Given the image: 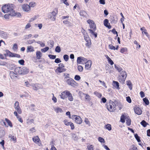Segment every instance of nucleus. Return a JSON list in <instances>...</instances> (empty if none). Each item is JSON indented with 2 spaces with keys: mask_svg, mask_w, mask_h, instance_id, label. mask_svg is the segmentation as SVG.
Masks as SVG:
<instances>
[{
  "mask_svg": "<svg viewBox=\"0 0 150 150\" xmlns=\"http://www.w3.org/2000/svg\"><path fill=\"white\" fill-rule=\"evenodd\" d=\"M14 8L15 6L12 4L5 5L2 7V10L4 13L9 12L11 16L21 17V14L19 12H16L14 10Z\"/></svg>",
  "mask_w": 150,
  "mask_h": 150,
  "instance_id": "f257e3e1",
  "label": "nucleus"
},
{
  "mask_svg": "<svg viewBox=\"0 0 150 150\" xmlns=\"http://www.w3.org/2000/svg\"><path fill=\"white\" fill-rule=\"evenodd\" d=\"M14 72L19 74H26L29 72L28 69L26 67H17L14 70Z\"/></svg>",
  "mask_w": 150,
  "mask_h": 150,
  "instance_id": "f03ea898",
  "label": "nucleus"
},
{
  "mask_svg": "<svg viewBox=\"0 0 150 150\" xmlns=\"http://www.w3.org/2000/svg\"><path fill=\"white\" fill-rule=\"evenodd\" d=\"M127 76V73L125 71H122L120 73V75L119 77V81L122 83H123Z\"/></svg>",
  "mask_w": 150,
  "mask_h": 150,
  "instance_id": "7ed1b4c3",
  "label": "nucleus"
},
{
  "mask_svg": "<svg viewBox=\"0 0 150 150\" xmlns=\"http://www.w3.org/2000/svg\"><path fill=\"white\" fill-rule=\"evenodd\" d=\"M115 106V104L112 101H110L109 103L107 104V109L110 112L114 111Z\"/></svg>",
  "mask_w": 150,
  "mask_h": 150,
  "instance_id": "20e7f679",
  "label": "nucleus"
},
{
  "mask_svg": "<svg viewBox=\"0 0 150 150\" xmlns=\"http://www.w3.org/2000/svg\"><path fill=\"white\" fill-rule=\"evenodd\" d=\"M71 118L74 120L75 122L78 124H80L82 122L81 118L79 116L73 115L71 116Z\"/></svg>",
  "mask_w": 150,
  "mask_h": 150,
  "instance_id": "39448f33",
  "label": "nucleus"
},
{
  "mask_svg": "<svg viewBox=\"0 0 150 150\" xmlns=\"http://www.w3.org/2000/svg\"><path fill=\"white\" fill-rule=\"evenodd\" d=\"M66 82L67 83L72 87H75L77 86L78 84L76 82L72 79L69 78L66 80Z\"/></svg>",
  "mask_w": 150,
  "mask_h": 150,
  "instance_id": "423d86ee",
  "label": "nucleus"
},
{
  "mask_svg": "<svg viewBox=\"0 0 150 150\" xmlns=\"http://www.w3.org/2000/svg\"><path fill=\"white\" fill-rule=\"evenodd\" d=\"M6 54L10 57H16L18 58H20V55L18 54H15L10 52L8 50H6Z\"/></svg>",
  "mask_w": 150,
  "mask_h": 150,
  "instance_id": "0eeeda50",
  "label": "nucleus"
},
{
  "mask_svg": "<svg viewBox=\"0 0 150 150\" xmlns=\"http://www.w3.org/2000/svg\"><path fill=\"white\" fill-rule=\"evenodd\" d=\"M14 108L18 113L19 114H21L22 110L19 106V103L18 101H16L15 102L14 104Z\"/></svg>",
  "mask_w": 150,
  "mask_h": 150,
  "instance_id": "6e6552de",
  "label": "nucleus"
},
{
  "mask_svg": "<svg viewBox=\"0 0 150 150\" xmlns=\"http://www.w3.org/2000/svg\"><path fill=\"white\" fill-rule=\"evenodd\" d=\"M69 91L68 90H65L62 92L59 95L60 98L63 99H64L67 97Z\"/></svg>",
  "mask_w": 150,
  "mask_h": 150,
  "instance_id": "1a4fd4ad",
  "label": "nucleus"
},
{
  "mask_svg": "<svg viewBox=\"0 0 150 150\" xmlns=\"http://www.w3.org/2000/svg\"><path fill=\"white\" fill-rule=\"evenodd\" d=\"M33 142L39 145L41 144V141L38 136H36L32 138Z\"/></svg>",
  "mask_w": 150,
  "mask_h": 150,
  "instance_id": "9d476101",
  "label": "nucleus"
},
{
  "mask_svg": "<svg viewBox=\"0 0 150 150\" xmlns=\"http://www.w3.org/2000/svg\"><path fill=\"white\" fill-rule=\"evenodd\" d=\"M30 85L33 87V89L35 90H37L41 88V87L39 86L40 85L38 83H31L30 84Z\"/></svg>",
  "mask_w": 150,
  "mask_h": 150,
  "instance_id": "9b49d317",
  "label": "nucleus"
},
{
  "mask_svg": "<svg viewBox=\"0 0 150 150\" xmlns=\"http://www.w3.org/2000/svg\"><path fill=\"white\" fill-rule=\"evenodd\" d=\"M23 10L25 11H28L30 10V8L29 5L27 4H24L22 6Z\"/></svg>",
  "mask_w": 150,
  "mask_h": 150,
  "instance_id": "f8f14e48",
  "label": "nucleus"
},
{
  "mask_svg": "<svg viewBox=\"0 0 150 150\" xmlns=\"http://www.w3.org/2000/svg\"><path fill=\"white\" fill-rule=\"evenodd\" d=\"M92 64V62L90 60H89L85 63V69L87 70L89 69L91 67Z\"/></svg>",
  "mask_w": 150,
  "mask_h": 150,
  "instance_id": "ddd939ff",
  "label": "nucleus"
},
{
  "mask_svg": "<svg viewBox=\"0 0 150 150\" xmlns=\"http://www.w3.org/2000/svg\"><path fill=\"white\" fill-rule=\"evenodd\" d=\"M103 23L104 25L106 27L108 28L109 29L111 28V26L110 25V24L108 23V19L104 20Z\"/></svg>",
  "mask_w": 150,
  "mask_h": 150,
  "instance_id": "4468645a",
  "label": "nucleus"
},
{
  "mask_svg": "<svg viewBox=\"0 0 150 150\" xmlns=\"http://www.w3.org/2000/svg\"><path fill=\"white\" fill-rule=\"evenodd\" d=\"M17 74L15 72L14 73L13 71H11L10 73V76L11 79L16 80L17 77Z\"/></svg>",
  "mask_w": 150,
  "mask_h": 150,
  "instance_id": "2eb2a0df",
  "label": "nucleus"
},
{
  "mask_svg": "<svg viewBox=\"0 0 150 150\" xmlns=\"http://www.w3.org/2000/svg\"><path fill=\"white\" fill-rule=\"evenodd\" d=\"M0 36L4 38H6L8 37L7 33L0 30Z\"/></svg>",
  "mask_w": 150,
  "mask_h": 150,
  "instance_id": "dca6fc26",
  "label": "nucleus"
},
{
  "mask_svg": "<svg viewBox=\"0 0 150 150\" xmlns=\"http://www.w3.org/2000/svg\"><path fill=\"white\" fill-rule=\"evenodd\" d=\"M66 69L64 68L57 67L55 70L56 73H62L65 71Z\"/></svg>",
  "mask_w": 150,
  "mask_h": 150,
  "instance_id": "f3484780",
  "label": "nucleus"
},
{
  "mask_svg": "<svg viewBox=\"0 0 150 150\" xmlns=\"http://www.w3.org/2000/svg\"><path fill=\"white\" fill-rule=\"evenodd\" d=\"M134 111L138 115H141L142 113V110L139 107L135 108H134Z\"/></svg>",
  "mask_w": 150,
  "mask_h": 150,
  "instance_id": "a211bd4d",
  "label": "nucleus"
},
{
  "mask_svg": "<svg viewBox=\"0 0 150 150\" xmlns=\"http://www.w3.org/2000/svg\"><path fill=\"white\" fill-rule=\"evenodd\" d=\"M36 57L38 59H40L41 58L42 53L40 51H37L36 52Z\"/></svg>",
  "mask_w": 150,
  "mask_h": 150,
  "instance_id": "6ab92c4d",
  "label": "nucleus"
},
{
  "mask_svg": "<svg viewBox=\"0 0 150 150\" xmlns=\"http://www.w3.org/2000/svg\"><path fill=\"white\" fill-rule=\"evenodd\" d=\"M67 97H68V100L70 101H72L74 100V98L72 96L71 93L69 91Z\"/></svg>",
  "mask_w": 150,
  "mask_h": 150,
  "instance_id": "aec40b11",
  "label": "nucleus"
},
{
  "mask_svg": "<svg viewBox=\"0 0 150 150\" xmlns=\"http://www.w3.org/2000/svg\"><path fill=\"white\" fill-rule=\"evenodd\" d=\"M35 51L34 47L31 46H28L27 47V52H33Z\"/></svg>",
  "mask_w": 150,
  "mask_h": 150,
  "instance_id": "412c9836",
  "label": "nucleus"
},
{
  "mask_svg": "<svg viewBox=\"0 0 150 150\" xmlns=\"http://www.w3.org/2000/svg\"><path fill=\"white\" fill-rule=\"evenodd\" d=\"M80 15L83 17H86L87 15V13L86 12L84 11H81L79 13Z\"/></svg>",
  "mask_w": 150,
  "mask_h": 150,
  "instance_id": "4be33fe9",
  "label": "nucleus"
},
{
  "mask_svg": "<svg viewBox=\"0 0 150 150\" xmlns=\"http://www.w3.org/2000/svg\"><path fill=\"white\" fill-rule=\"evenodd\" d=\"M126 123L128 126H129L131 124V120L129 117H126L125 118Z\"/></svg>",
  "mask_w": 150,
  "mask_h": 150,
  "instance_id": "5701e85b",
  "label": "nucleus"
},
{
  "mask_svg": "<svg viewBox=\"0 0 150 150\" xmlns=\"http://www.w3.org/2000/svg\"><path fill=\"white\" fill-rule=\"evenodd\" d=\"M113 86L119 90L120 88L119 87V83L118 82L113 81Z\"/></svg>",
  "mask_w": 150,
  "mask_h": 150,
  "instance_id": "b1692460",
  "label": "nucleus"
},
{
  "mask_svg": "<svg viewBox=\"0 0 150 150\" xmlns=\"http://www.w3.org/2000/svg\"><path fill=\"white\" fill-rule=\"evenodd\" d=\"M83 94L85 96V98L87 101H89L91 100V98L89 95L84 93Z\"/></svg>",
  "mask_w": 150,
  "mask_h": 150,
  "instance_id": "393cba45",
  "label": "nucleus"
},
{
  "mask_svg": "<svg viewBox=\"0 0 150 150\" xmlns=\"http://www.w3.org/2000/svg\"><path fill=\"white\" fill-rule=\"evenodd\" d=\"M115 67L119 72H121L122 71V69L119 66H117L115 64Z\"/></svg>",
  "mask_w": 150,
  "mask_h": 150,
  "instance_id": "a878e982",
  "label": "nucleus"
},
{
  "mask_svg": "<svg viewBox=\"0 0 150 150\" xmlns=\"http://www.w3.org/2000/svg\"><path fill=\"white\" fill-rule=\"evenodd\" d=\"M89 25L90 27L91 28L93 29L94 30H96V27L94 22L92 23Z\"/></svg>",
  "mask_w": 150,
  "mask_h": 150,
  "instance_id": "bb28decb",
  "label": "nucleus"
},
{
  "mask_svg": "<svg viewBox=\"0 0 150 150\" xmlns=\"http://www.w3.org/2000/svg\"><path fill=\"white\" fill-rule=\"evenodd\" d=\"M127 84L129 89L131 90H132V85L130 81L129 80L128 81H127Z\"/></svg>",
  "mask_w": 150,
  "mask_h": 150,
  "instance_id": "cd10ccee",
  "label": "nucleus"
},
{
  "mask_svg": "<svg viewBox=\"0 0 150 150\" xmlns=\"http://www.w3.org/2000/svg\"><path fill=\"white\" fill-rule=\"evenodd\" d=\"M129 150H138V149L135 145H132L130 146Z\"/></svg>",
  "mask_w": 150,
  "mask_h": 150,
  "instance_id": "c85d7f7f",
  "label": "nucleus"
},
{
  "mask_svg": "<svg viewBox=\"0 0 150 150\" xmlns=\"http://www.w3.org/2000/svg\"><path fill=\"white\" fill-rule=\"evenodd\" d=\"M54 110L57 112H62V109L59 107H57L54 108Z\"/></svg>",
  "mask_w": 150,
  "mask_h": 150,
  "instance_id": "c756f323",
  "label": "nucleus"
},
{
  "mask_svg": "<svg viewBox=\"0 0 150 150\" xmlns=\"http://www.w3.org/2000/svg\"><path fill=\"white\" fill-rule=\"evenodd\" d=\"M82 62V59L81 57H78L77 59V64H80Z\"/></svg>",
  "mask_w": 150,
  "mask_h": 150,
  "instance_id": "7c9ffc66",
  "label": "nucleus"
},
{
  "mask_svg": "<svg viewBox=\"0 0 150 150\" xmlns=\"http://www.w3.org/2000/svg\"><path fill=\"white\" fill-rule=\"evenodd\" d=\"M84 37L86 41L91 40L89 36L88 35L87 33L85 34H83Z\"/></svg>",
  "mask_w": 150,
  "mask_h": 150,
  "instance_id": "2f4dec72",
  "label": "nucleus"
},
{
  "mask_svg": "<svg viewBox=\"0 0 150 150\" xmlns=\"http://www.w3.org/2000/svg\"><path fill=\"white\" fill-rule=\"evenodd\" d=\"M126 117L124 115H122L121 117L120 121L123 123H124L125 122V118Z\"/></svg>",
  "mask_w": 150,
  "mask_h": 150,
  "instance_id": "473e14b6",
  "label": "nucleus"
},
{
  "mask_svg": "<svg viewBox=\"0 0 150 150\" xmlns=\"http://www.w3.org/2000/svg\"><path fill=\"white\" fill-rule=\"evenodd\" d=\"M143 101L145 103V104L147 105H149V101L148 99L146 98V97L144 98L143 99Z\"/></svg>",
  "mask_w": 150,
  "mask_h": 150,
  "instance_id": "72a5a7b5",
  "label": "nucleus"
},
{
  "mask_svg": "<svg viewBox=\"0 0 150 150\" xmlns=\"http://www.w3.org/2000/svg\"><path fill=\"white\" fill-rule=\"evenodd\" d=\"M4 134V131L0 127V138L2 137Z\"/></svg>",
  "mask_w": 150,
  "mask_h": 150,
  "instance_id": "f704fd0d",
  "label": "nucleus"
},
{
  "mask_svg": "<svg viewBox=\"0 0 150 150\" xmlns=\"http://www.w3.org/2000/svg\"><path fill=\"white\" fill-rule=\"evenodd\" d=\"M5 120L8 125L11 127H12V125L11 122L7 118H5Z\"/></svg>",
  "mask_w": 150,
  "mask_h": 150,
  "instance_id": "c9c22d12",
  "label": "nucleus"
},
{
  "mask_svg": "<svg viewBox=\"0 0 150 150\" xmlns=\"http://www.w3.org/2000/svg\"><path fill=\"white\" fill-rule=\"evenodd\" d=\"M86 45L88 47H89L91 45V40L86 41Z\"/></svg>",
  "mask_w": 150,
  "mask_h": 150,
  "instance_id": "e433bc0d",
  "label": "nucleus"
},
{
  "mask_svg": "<svg viewBox=\"0 0 150 150\" xmlns=\"http://www.w3.org/2000/svg\"><path fill=\"white\" fill-rule=\"evenodd\" d=\"M56 12L55 11H53L51 13V15L50 16L55 17V15L57 13V9H55Z\"/></svg>",
  "mask_w": 150,
  "mask_h": 150,
  "instance_id": "4c0bfd02",
  "label": "nucleus"
},
{
  "mask_svg": "<svg viewBox=\"0 0 150 150\" xmlns=\"http://www.w3.org/2000/svg\"><path fill=\"white\" fill-rule=\"evenodd\" d=\"M94 94L99 98H100L102 97V94L101 93L97 91H95L94 93Z\"/></svg>",
  "mask_w": 150,
  "mask_h": 150,
  "instance_id": "58836bf2",
  "label": "nucleus"
},
{
  "mask_svg": "<svg viewBox=\"0 0 150 150\" xmlns=\"http://www.w3.org/2000/svg\"><path fill=\"white\" fill-rule=\"evenodd\" d=\"M72 137L73 139L74 140L76 141L78 139V137L77 135L75 134H72Z\"/></svg>",
  "mask_w": 150,
  "mask_h": 150,
  "instance_id": "ea45409f",
  "label": "nucleus"
},
{
  "mask_svg": "<svg viewBox=\"0 0 150 150\" xmlns=\"http://www.w3.org/2000/svg\"><path fill=\"white\" fill-rule=\"evenodd\" d=\"M61 51L60 47L59 46H57L55 49V52L58 53H59L61 52Z\"/></svg>",
  "mask_w": 150,
  "mask_h": 150,
  "instance_id": "a19ab883",
  "label": "nucleus"
},
{
  "mask_svg": "<svg viewBox=\"0 0 150 150\" xmlns=\"http://www.w3.org/2000/svg\"><path fill=\"white\" fill-rule=\"evenodd\" d=\"M134 137L138 142H139L141 141L140 137L137 134H134Z\"/></svg>",
  "mask_w": 150,
  "mask_h": 150,
  "instance_id": "79ce46f5",
  "label": "nucleus"
},
{
  "mask_svg": "<svg viewBox=\"0 0 150 150\" xmlns=\"http://www.w3.org/2000/svg\"><path fill=\"white\" fill-rule=\"evenodd\" d=\"M98 140L101 143H104L105 142L104 139L101 137H99L98 138Z\"/></svg>",
  "mask_w": 150,
  "mask_h": 150,
  "instance_id": "37998d69",
  "label": "nucleus"
},
{
  "mask_svg": "<svg viewBox=\"0 0 150 150\" xmlns=\"http://www.w3.org/2000/svg\"><path fill=\"white\" fill-rule=\"evenodd\" d=\"M63 58L64 60L67 62L68 61L69 59V57L68 55L67 54L64 55L63 56Z\"/></svg>",
  "mask_w": 150,
  "mask_h": 150,
  "instance_id": "c03bdc74",
  "label": "nucleus"
},
{
  "mask_svg": "<svg viewBox=\"0 0 150 150\" xmlns=\"http://www.w3.org/2000/svg\"><path fill=\"white\" fill-rule=\"evenodd\" d=\"M141 124L144 127H145L147 124L146 122L144 120H143L141 122Z\"/></svg>",
  "mask_w": 150,
  "mask_h": 150,
  "instance_id": "a18cd8bd",
  "label": "nucleus"
},
{
  "mask_svg": "<svg viewBox=\"0 0 150 150\" xmlns=\"http://www.w3.org/2000/svg\"><path fill=\"white\" fill-rule=\"evenodd\" d=\"M88 31H90V33L92 35H93L95 38L97 37V34L96 33H95L91 29H89L88 30Z\"/></svg>",
  "mask_w": 150,
  "mask_h": 150,
  "instance_id": "49530a36",
  "label": "nucleus"
},
{
  "mask_svg": "<svg viewBox=\"0 0 150 150\" xmlns=\"http://www.w3.org/2000/svg\"><path fill=\"white\" fill-rule=\"evenodd\" d=\"M64 23L67 24L68 26H70L71 25V23L69 21L67 20H64L63 21Z\"/></svg>",
  "mask_w": 150,
  "mask_h": 150,
  "instance_id": "de8ad7c7",
  "label": "nucleus"
},
{
  "mask_svg": "<svg viewBox=\"0 0 150 150\" xmlns=\"http://www.w3.org/2000/svg\"><path fill=\"white\" fill-rule=\"evenodd\" d=\"M49 49V47H46L43 49H42L41 51L42 52H45L47 51Z\"/></svg>",
  "mask_w": 150,
  "mask_h": 150,
  "instance_id": "09e8293b",
  "label": "nucleus"
},
{
  "mask_svg": "<svg viewBox=\"0 0 150 150\" xmlns=\"http://www.w3.org/2000/svg\"><path fill=\"white\" fill-rule=\"evenodd\" d=\"M36 5L35 3L33 2H31L29 3V6H30V8L31 7H33L35 6Z\"/></svg>",
  "mask_w": 150,
  "mask_h": 150,
  "instance_id": "8fccbe9b",
  "label": "nucleus"
},
{
  "mask_svg": "<svg viewBox=\"0 0 150 150\" xmlns=\"http://www.w3.org/2000/svg\"><path fill=\"white\" fill-rule=\"evenodd\" d=\"M48 57L50 59H54L56 58V56L55 55L49 54Z\"/></svg>",
  "mask_w": 150,
  "mask_h": 150,
  "instance_id": "3c124183",
  "label": "nucleus"
},
{
  "mask_svg": "<svg viewBox=\"0 0 150 150\" xmlns=\"http://www.w3.org/2000/svg\"><path fill=\"white\" fill-rule=\"evenodd\" d=\"M127 49L126 48H122L120 50V52L122 53H123L124 52L127 51Z\"/></svg>",
  "mask_w": 150,
  "mask_h": 150,
  "instance_id": "603ef678",
  "label": "nucleus"
},
{
  "mask_svg": "<svg viewBox=\"0 0 150 150\" xmlns=\"http://www.w3.org/2000/svg\"><path fill=\"white\" fill-rule=\"evenodd\" d=\"M106 128L108 130L110 131L111 129V126L110 125V124H107L106 125Z\"/></svg>",
  "mask_w": 150,
  "mask_h": 150,
  "instance_id": "864d4df0",
  "label": "nucleus"
},
{
  "mask_svg": "<svg viewBox=\"0 0 150 150\" xmlns=\"http://www.w3.org/2000/svg\"><path fill=\"white\" fill-rule=\"evenodd\" d=\"M64 124L67 126H69L70 125V123L71 122H69L67 120H65L64 121Z\"/></svg>",
  "mask_w": 150,
  "mask_h": 150,
  "instance_id": "5fc2aeb1",
  "label": "nucleus"
},
{
  "mask_svg": "<svg viewBox=\"0 0 150 150\" xmlns=\"http://www.w3.org/2000/svg\"><path fill=\"white\" fill-rule=\"evenodd\" d=\"M77 68L78 71L80 72H82L83 70V67L81 66H78Z\"/></svg>",
  "mask_w": 150,
  "mask_h": 150,
  "instance_id": "6e6d98bb",
  "label": "nucleus"
},
{
  "mask_svg": "<svg viewBox=\"0 0 150 150\" xmlns=\"http://www.w3.org/2000/svg\"><path fill=\"white\" fill-rule=\"evenodd\" d=\"M49 43L50 44V47L52 48L53 47L54 44V42L52 40H50L49 41Z\"/></svg>",
  "mask_w": 150,
  "mask_h": 150,
  "instance_id": "4d7b16f0",
  "label": "nucleus"
},
{
  "mask_svg": "<svg viewBox=\"0 0 150 150\" xmlns=\"http://www.w3.org/2000/svg\"><path fill=\"white\" fill-rule=\"evenodd\" d=\"M35 42V40H29L27 41V43L28 44H32Z\"/></svg>",
  "mask_w": 150,
  "mask_h": 150,
  "instance_id": "13d9d810",
  "label": "nucleus"
},
{
  "mask_svg": "<svg viewBox=\"0 0 150 150\" xmlns=\"http://www.w3.org/2000/svg\"><path fill=\"white\" fill-rule=\"evenodd\" d=\"M81 79V77L79 75H76L74 77V79L76 81H79Z\"/></svg>",
  "mask_w": 150,
  "mask_h": 150,
  "instance_id": "bf43d9fd",
  "label": "nucleus"
},
{
  "mask_svg": "<svg viewBox=\"0 0 150 150\" xmlns=\"http://www.w3.org/2000/svg\"><path fill=\"white\" fill-rule=\"evenodd\" d=\"M11 140L13 141L14 142H16V137L14 136H11Z\"/></svg>",
  "mask_w": 150,
  "mask_h": 150,
  "instance_id": "052dcab7",
  "label": "nucleus"
},
{
  "mask_svg": "<svg viewBox=\"0 0 150 150\" xmlns=\"http://www.w3.org/2000/svg\"><path fill=\"white\" fill-rule=\"evenodd\" d=\"M24 62V61L23 59H21L18 61V63L21 65H23Z\"/></svg>",
  "mask_w": 150,
  "mask_h": 150,
  "instance_id": "680f3d73",
  "label": "nucleus"
},
{
  "mask_svg": "<svg viewBox=\"0 0 150 150\" xmlns=\"http://www.w3.org/2000/svg\"><path fill=\"white\" fill-rule=\"evenodd\" d=\"M126 100L129 103H130L132 102V100L130 98L129 96H127L126 97Z\"/></svg>",
  "mask_w": 150,
  "mask_h": 150,
  "instance_id": "e2e57ef3",
  "label": "nucleus"
},
{
  "mask_svg": "<svg viewBox=\"0 0 150 150\" xmlns=\"http://www.w3.org/2000/svg\"><path fill=\"white\" fill-rule=\"evenodd\" d=\"M109 47L110 49L111 50H115V47L113 46L112 45H109Z\"/></svg>",
  "mask_w": 150,
  "mask_h": 150,
  "instance_id": "0e129e2a",
  "label": "nucleus"
},
{
  "mask_svg": "<svg viewBox=\"0 0 150 150\" xmlns=\"http://www.w3.org/2000/svg\"><path fill=\"white\" fill-rule=\"evenodd\" d=\"M84 122L86 124L88 125H90V122L89 121L88 119L87 118H85V119Z\"/></svg>",
  "mask_w": 150,
  "mask_h": 150,
  "instance_id": "69168bd1",
  "label": "nucleus"
},
{
  "mask_svg": "<svg viewBox=\"0 0 150 150\" xmlns=\"http://www.w3.org/2000/svg\"><path fill=\"white\" fill-rule=\"evenodd\" d=\"M10 16H11L10 14V13H9L8 14H5L4 16V17L6 19H8L9 18Z\"/></svg>",
  "mask_w": 150,
  "mask_h": 150,
  "instance_id": "338daca9",
  "label": "nucleus"
},
{
  "mask_svg": "<svg viewBox=\"0 0 150 150\" xmlns=\"http://www.w3.org/2000/svg\"><path fill=\"white\" fill-rule=\"evenodd\" d=\"M34 121V120L33 119L29 120H28V121L27 122V123L29 125H30L32 123H33V122Z\"/></svg>",
  "mask_w": 150,
  "mask_h": 150,
  "instance_id": "774afa93",
  "label": "nucleus"
}]
</instances>
